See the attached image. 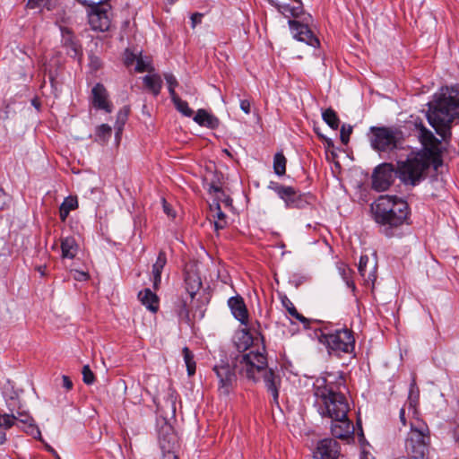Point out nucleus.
<instances>
[{
	"label": "nucleus",
	"mask_w": 459,
	"mask_h": 459,
	"mask_svg": "<svg viewBox=\"0 0 459 459\" xmlns=\"http://www.w3.org/2000/svg\"><path fill=\"white\" fill-rule=\"evenodd\" d=\"M346 389L342 372L317 377L313 384L315 406L323 418L331 419V433L339 439L351 438L354 434L353 422L348 418L350 404L343 393Z\"/></svg>",
	"instance_id": "nucleus-1"
},
{
	"label": "nucleus",
	"mask_w": 459,
	"mask_h": 459,
	"mask_svg": "<svg viewBox=\"0 0 459 459\" xmlns=\"http://www.w3.org/2000/svg\"><path fill=\"white\" fill-rule=\"evenodd\" d=\"M371 212L379 232L386 238L401 236V227L411 224L410 206L397 195H380L371 204Z\"/></svg>",
	"instance_id": "nucleus-2"
},
{
	"label": "nucleus",
	"mask_w": 459,
	"mask_h": 459,
	"mask_svg": "<svg viewBox=\"0 0 459 459\" xmlns=\"http://www.w3.org/2000/svg\"><path fill=\"white\" fill-rule=\"evenodd\" d=\"M429 107V123L444 141L449 140L451 125L459 117V85L442 88Z\"/></svg>",
	"instance_id": "nucleus-3"
},
{
	"label": "nucleus",
	"mask_w": 459,
	"mask_h": 459,
	"mask_svg": "<svg viewBox=\"0 0 459 459\" xmlns=\"http://www.w3.org/2000/svg\"><path fill=\"white\" fill-rule=\"evenodd\" d=\"M241 365L240 374L254 382L264 381L266 391L271 394L273 402L279 404V391L281 385V377L279 373L268 368L265 348L263 351H249L242 354L237 360Z\"/></svg>",
	"instance_id": "nucleus-4"
},
{
	"label": "nucleus",
	"mask_w": 459,
	"mask_h": 459,
	"mask_svg": "<svg viewBox=\"0 0 459 459\" xmlns=\"http://www.w3.org/2000/svg\"><path fill=\"white\" fill-rule=\"evenodd\" d=\"M432 166L429 158L418 152H411L404 160L396 163V177L405 186H415L424 179L428 169Z\"/></svg>",
	"instance_id": "nucleus-5"
},
{
	"label": "nucleus",
	"mask_w": 459,
	"mask_h": 459,
	"mask_svg": "<svg viewBox=\"0 0 459 459\" xmlns=\"http://www.w3.org/2000/svg\"><path fill=\"white\" fill-rule=\"evenodd\" d=\"M318 342L324 344L330 355L341 357L342 353L351 354L355 350V337L352 330L346 327L331 330L321 329L316 333Z\"/></svg>",
	"instance_id": "nucleus-6"
},
{
	"label": "nucleus",
	"mask_w": 459,
	"mask_h": 459,
	"mask_svg": "<svg viewBox=\"0 0 459 459\" xmlns=\"http://www.w3.org/2000/svg\"><path fill=\"white\" fill-rule=\"evenodd\" d=\"M78 3L89 9V23L93 30L101 32L108 31L111 26V5L108 0H100L92 2L89 0H76Z\"/></svg>",
	"instance_id": "nucleus-7"
},
{
	"label": "nucleus",
	"mask_w": 459,
	"mask_h": 459,
	"mask_svg": "<svg viewBox=\"0 0 459 459\" xmlns=\"http://www.w3.org/2000/svg\"><path fill=\"white\" fill-rule=\"evenodd\" d=\"M430 437L427 426L421 429L411 426L406 441L407 454L413 459H425L429 453Z\"/></svg>",
	"instance_id": "nucleus-8"
},
{
	"label": "nucleus",
	"mask_w": 459,
	"mask_h": 459,
	"mask_svg": "<svg viewBox=\"0 0 459 459\" xmlns=\"http://www.w3.org/2000/svg\"><path fill=\"white\" fill-rule=\"evenodd\" d=\"M268 188L276 193L289 209H303L313 200V195L310 193H300L292 186H284L275 181H271Z\"/></svg>",
	"instance_id": "nucleus-9"
},
{
	"label": "nucleus",
	"mask_w": 459,
	"mask_h": 459,
	"mask_svg": "<svg viewBox=\"0 0 459 459\" xmlns=\"http://www.w3.org/2000/svg\"><path fill=\"white\" fill-rule=\"evenodd\" d=\"M419 129V138L422 144V149L418 152L424 154V156L430 159L432 161V167L435 170L442 166L443 159L440 150L441 142L433 134L431 131L424 126L420 122L415 124Z\"/></svg>",
	"instance_id": "nucleus-10"
},
{
	"label": "nucleus",
	"mask_w": 459,
	"mask_h": 459,
	"mask_svg": "<svg viewBox=\"0 0 459 459\" xmlns=\"http://www.w3.org/2000/svg\"><path fill=\"white\" fill-rule=\"evenodd\" d=\"M241 356H238L236 360ZM240 368L241 365L238 361H235L233 367L225 361L213 366L212 370L218 378V391L221 394L227 396L230 394L237 382L236 369L240 373Z\"/></svg>",
	"instance_id": "nucleus-11"
},
{
	"label": "nucleus",
	"mask_w": 459,
	"mask_h": 459,
	"mask_svg": "<svg viewBox=\"0 0 459 459\" xmlns=\"http://www.w3.org/2000/svg\"><path fill=\"white\" fill-rule=\"evenodd\" d=\"M372 136L370 138L371 147L379 152H390L399 147V141L396 133L390 127L372 126L370 127Z\"/></svg>",
	"instance_id": "nucleus-12"
},
{
	"label": "nucleus",
	"mask_w": 459,
	"mask_h": 459,
	"mask_svg": "<svg viewBox=\"0 0 459 459\" xmlns=\"http://www.w3.org/2000/svg\"><path fill=\"white\" fill-rule=\"evenodd\" d=\"M396 177V169L392 163H382L378 165L372 174V188L378 192L387 190L394 183Z\"/></svg>",
	"instance_id": "nucleus-13"
},
{
	"label": "nucleus",
	"mask_w": 459,
	"mask_h": 459,
	"mask_svg": "<svg viewBox=\"0 0 459 459\" xmlns=\"http://www.w3.org/2000/svg\"><path fill=\"white\" fill-rule=\"evenodd\" d=\"M310 20H312V17L307 14L303 18L302 22L289 20L288 23L294 39L309 46L316 47L319 45V40L308 27Z\"/></svg>",
	"instance_id": "nucleus-14"
},
{
	"label": "nucleus",
	"mask_w": 459,
	"mask_h": 459,
	"mask_svg": "<svg viewBox=\"0 0 459 459\" xmlns=\"http://www.w3.org/2000/svg\"><path fill=\"white\" fill-rule=\"evenodd\" d=\"M90 102L91 106L99 110H104L110 114L113 111V104L109 100V94L106 87L97 82L91 91Z\"/></svg>",
	"instance_id": "nucleus-15"
},
{
	"label": "nucleus",
	"mask_w": 459,
	"mask_h": 459,
	"mask_svg": "<svg viewBox=\"0 0 459 459\" xmlns=\"http://www.w3.org/2000/svg\"><path fill=\"white\" fill-rule=\"evenodd\" d=\"M340 455V444L335 439L330 437L318 441L313 452L315 459H338Z\"/></svg>",
	"instance_id": "nucleus-16"
},
{
	"label": "nucleus",
	"mask_w": 459,
	"mask_h": 459,
	"mask_svg": "<svg viewBox=\"0 0 459 459\" xmlns=\"http://www.w3.org/2000/svg\"><path fill=\"white\" fill-rule=\"evenodd\" d=\"M184 283L186 291L189 294L190 299H193L202 287L201 277L194 266H186L184 269Z\"/></svg>",
	"instance_id": "nucleus-17"
},
{
	"label": "nucleus",
	"mask_w": 459,
	"mask_h": 459,
	"mask_svg": "<svg viewBox=\"0 0 459 459\" xmlns=\"http://www.w3.org/2000/svg\"><path fill=\"white\" fill-rule=\"evenodd\" d=\"M228 305L234 317L242 325H247L248 311L244 299L239 295L231 297L228 300Z\"/></svg>",
	"instance_id": "nucleus-18"
},
{
	"label": "nucleus",
	"mask_w": 459,
	"mask_h": 459,
	"mask_svg": "<svg viewBox=\"0 0 459 459\" xmlns=\"http://www.w3.org/2000/svg\"><path fill=\"white\" fill-rule=\"evenodd\" d=\"M159 442L160 448L169 454L177 445V436L169 424H165L159 431Z\"/></svg>",
	"instance_id": "nucleus-19"
},
{
	"label": "nucleus",
	"mask_w": 459,
	"mask_h": 459,
	"mask_svg": "<svg viewBox=\"0 0 459 459\" xmlns=\"http://www.w3.org/2000/svg\"><path fill=\"white\" fill-rule=\"evenodd\" d=\"M63 32V46L66 49V54L76 58L82 55V47L79 41L75 39L73 32L69 29H64Z\"/></svg>",
	"instance_id": "nucleus-20"
},
{
	"label": "nucleus",
	"mask_w": 459,
	"mask_h": 459,
	"mask_svg": "<svg viewBox=\"0 0 459 459\" xmlns=\"http://www.w3.org/2000/svg\"><path fill=\"white\" fill-rule=\"evenodd\" d=\"M15 403H19V399L17 396H11L6 401L7 408L10 413H4L3 415H0L1 428H4V429H9L14 425L16 421V416L14 414Z\"/></svg>",
	"instance_id": "nucleus-21"
},
{
	"label": "nucleus",
	"mask_w": 459,
	"mask_h": 459,
	"mask_svg": "<svg viewBox=\"0 0 459 459\" xmlns=\"http://www.w3.org/2000/svg\"><path fill=\"white\" fill-rule=\"evenodd\" d=\"M194 121L201 126L215 129L220 125V120L215 116L208 113L205 109L200 108L196 111Z\"/></svg>",
	"instance_id": "nucleus-22"
},
{
	"label": "nucleus",
	"mask_w": 459,
	"mask_h": 459,
	"mask_svg": "<svg viewBox=\"0 0 459 459\" xmlns=\"http://www.w3.org/2000/svg\"><path fill=\"white\" fill-rule=\"evenodd\" d=\"M141 303L151 312L156 313L159 309V297L150 289H144L138 293Z\"/></svg>",
	"instance_id": "nucleus-23"
},
{
	"label": "nucleus",
	"mask_w": 459,
	"mask_h": 459,
	"mask_svg": "<svg viewBox=\"0 0 459 459\" xmlns=\"http://www.w3.org/2000/svg\"><path fill=\"white\" fill-rule=\"evenodd\" d=\"M167 264V255L164 250H160L156 262L152 265L153 288L157 290L161 282V273Z\"/></svg>",
	"instance_id": "nucleus-24"
},
{
	"label": "nucleus",
	"mask_w": 459,
	"mask_h": 459,
	"mask_svg": "<svg viewBox=\"0 0 459 459\" xmlns=\"http://www.w3.org/2000/svg\"><path fill=\"white\" fill-rule=\"evenodd\" d=\"M254 338L247 328L238 330L235 336V345L238 351H246L253 344Z\"/></svg>",
	"instance_id": "nucleus-25"
},
{
	"label": "nucleus",
	"mask_w": 459,
	"mask_h": 459,
	"mask_svg": "<svg viewBox=\"0 0 459 459\" xmlns=\"http://www.w3.org/2000/svg\"><path fill=\"white\" fill-rule=\"evenodd\" d=\"M79 246L74 237L61 239V251L63 258L74 259L78 253Z\"/></svg>",
	"instance_id": "nucleus-26"
},
{
	"label": "nucleus",
	"mask_w": 459,
	"mask_h": 459,
	"mask_svg": "<svg viewBox=\"0 0 459 459\" xmlns=\"http://www.w3.org/2000/svg\"><path fill=\"white\" fill-rule=\"evenodd\" d=\"M144 86L154 95L158 96L162 88V80L158 74L145 75L143 78Z\"/></svg>",
	"instance_id": "nucleus-27"
},
{
	"label": "nucleus",
	"mask_w": 459,
	"mask_h": 459,
	"mask_svg": "<svg viewBox=\"0 0 459 459\" xmlns=\"http://www.w3.org/2000/svg\"><path fill=\"white\" fill-rule=\"evenodd\" d=\"M78 207V200L76 196L69 195L65 198L64 202L59 207V217L61 221L65 222L71 211Z\"/></svg>",
	"instance_id": "nucleus-28"
},
{
	"label": "nucleus",
	"mask_w": 459,
	"mask_h": 459,
	"mask_svg": "<svg viewBox=\"0 0 459 459\" xmlns=\"http://www.w3.org/2000/svg\"><path fill=\"white\" fill-rule=\"evenodd\" d=\"M323 120L333 129L336 130L340 126V118L332 108H328L322 113Z\"/></svg>",
	"instance_id": "nucleus-29"
},
{
	"label": "nucleus",
	"mask_w": 459,
	"mask_h": 459,
	"mask_svg": "<svg viewBox=\"0 0 459 459\" xmlns=\"http://www.w3.org/2000/svg\"><path fill=\"white\" fill-rule=\"evenodd\" d=\"M184 361L186 366L187 375L189 377L194 376L196 370V363L195 361V356L192 351L188 347H184L182 350Z\"/></svg>",
	"instance_id": "nucleus-30"
},
{
	"label": "nucleus",
	"mask_w": 459,
	"mask_h": 459,
	"mask_svg": "<svg viewBox=\"0 0 459 459\" xmlns=\"http://www.w3.org/2000/svg\"><path fill=\"white\" fill-rule=\"evenodd\" d=\"M287 159L282 152L275 153L273 157V171L279 176H284L286 173Z\"/></svg>",
	"instance_id": "nucleus-31"
},
{
	"label": "nucleus",
	"mask_w": 459,
	"mask_h": 459,
	"mask_svg": "<svg viewBox=\"0 0 459 459\" xmlns=\"http://www.w3.org/2000/svg\"><path fill=\"white\" fill-rule=\"evenodd\" d=\"M131 108L129 106H124L120 108L117 114V119L115 123V130L116 131H123L124 126L128 119V116L130 114Z\"/></svg>",
	"instance_id": "nucleus-32"
},
{
	"label": "nucleus",
	"mask_w": 459,
	"mask_h": 459,
	"mask_svg": "<svg viewBox=\"0 0 459 459\" xmlns=\"http://www.w3.org/2000/svg\"><path fill=\"white\" fill-rule=\"evenodd\" d=\"M174 310L180 321L189 322V309L186 300L179 299L175 304Z\"/></svg>",
	"instance_id": "nucleus-33"
},
{
	"label": "nucleus",
	"mask_w": 459,
	"mask_h": 459,
	"mask_svg": "<svg viewBox=\"0 0 459 459\" xmlns=\"http://www.w3.org/2000/svg\"><path fill=\"white\" fill-rule=\"evenodd\" d=\"M112 128L108 124L98 126L95 129L96 141L106 143L111 137Z\"/></svg>",
	"instance_id": "nucleus-34"
},
{
	"label": "nucleus",
	"mask_w": 459,
	"mask_h": 459,
	"mask_svg": "<svg viewBox=\"0 0 459 459\" xmlns=\"http://www.w3.org/2000/svg\"><path fill=\"white\" fill-rule=\"evenodd\" d=\"M282 305L285 307V308L288 310L289 314L292 317L296 318L297 320H299V322H301L303 324L308 323V320L303 315H301L298 312V310L295 307V306L293 305V303L287 297H285L282 299Z\"/></svg>",
	"instance_id": "nucleus-35"
},
{
	"label": "nucleus",
	"mask_w": 459,
	"mask_h": 459,
	"mask_svg": "<svg viewBox=\"0 0 459 459\" xmlns=\"http://www.w3.org/2000/svg\"><path fill=\"white\" fill-rule=\"evenodd\" d=\"M173 104L176 109L183 116L186 117H191L193 116V109L190 108L188 103L186 100H183L181 98H178L175 101H173Z\"/></svg>",
	"instance_id": "nucleus-36"
},
{
	"label": "nucleus",
	"mask_w": 459,
	"mask_h": 459,
	"mask_svg": "<svg viewBox=\"0 0 459 459\" xmlns=\"http://www.w3.org/2000/svg\"><path fill=\"white\" fill-rule=\"evenodd\" d=\"M18 403H15V411H16V420H19L22 423L28 424L30 426L32 425L33 419L32 417L26 411L21 410V406H17Z\"/></svg>",
	"instance_id": "nucleus-37"
},
{
	"label": "nucleus",
	"mask_w": 459,
	"mask_h": 459,
	"mask_svg": "<svg viewBox=\"0 0 459 459\" xmlns=\"http://www.w3.org/2000/svg\"><path fill=\"white\" fill-rule=\"evenodd\" d=\"M82 374V380H83L84 384L90 385L95 382V380H96L95 375L91 371L89 365L83 366Z\"/></svg>",
	"instance_id": "nucleus-38"
},
{
	"label": "nucleus",
	"mask_w": 459,
	"mask_h": 459,
	"mask_svg": "<svg viewBox=\"0 0 459 459\" xmlns=\"http://www.w3.org/2000/svg\"><path fill=\"white\" fill-rule=\"evenodd\" d=\"M352 133V126L350 125H342L340 131V137L342 143L347 144Z\"/></svg>",
	"instance_id": "nucleus-39"
},
{
	"label": "nucleus",
	"mask_w": 459,
	"mask_h": 459,
	"mask_svg": "<svg viewBox=\"0 0 459 459\" xmlns=\"http://www.w3.org/2000/svg\"><path fill=\"white\" fill-rule=\"evenodd\" d=\"M137 73H143L145 71H152L153 68L151 66L150 63L145 62L142 56L138 57L136 60V65L134 68Z\"/></svg>",
	"instance_id": "nucleus-40"
},
{
	"label": "nucleus",
	"mask_w": 459,
	"mask_h": 459,
	"mask_svg": "<svg viewBox=\"0 0 459 459\" xmlns=\"http://www.w3.org/2000/svg\"><path fill=\"white\" fill-rule=\"evenodd\" d=\"M137 56L135 54L131 52L129 49H126L125 52V59L124 64L126 66L129 67L134 65V62L137 60Z\"/></svg>",
	"instance_id": "nucleus-41"
},
{
	"label": "nucleus",
	"mask_w": 459,
	"mask_h": 459,
	"mask_svg": "<svg viewBox=\"0 0 459 459\" xmlns=\"http://www.w3.org/2000/svg\"><path fill=\"white\" fill-rule=\"evenodd\" d=\"M164 79L167 82L168 87L176 88L178 86L177 78L170 73H165L163 74Z\"/></svg>",
	"instance_id": "nucleus-42"
},
{
	"label": "nucleus",
	"mask_w": 459,
	"mask_h": 459,
	"mask_svg": "<svg viewBox=\"0 0 459 459\" xmlns=\"http://www.w3.org/2000/svg\"><path fill=\"white\" fill-rule=\"evenodd\" d=\"M162 207L163 212L170 218L174 219L176 217V212L173 210L172 206L163 198L162 199Z\"/></svg>",
	"instance_id": "nucleus-43"
},
{
	"label": "nucleus",
	"mask_w": 459,
	"mask_h": 459,
	"mask_svg": "<svg viewBox=\"0 0 459 459\" xmlns=\"http://www.w3.org/2000/svg\"><path fill=\"white\" fill-rule=\"evenodd\" d=\"M368 263V255H361L359 258V263L358 266V270L361 276H365L366 267Z\"/></svg>",
	"instance_id": "nucleus-44"
},
{
	"label": "nucleus",
	"mask_w": 459,
	"mask_h": 459,
	"mask_svg": "<svg viewBox=\"0 0 459 459\" xmlns=\"http://www.w3.org/2000/svg\"><path fill=\"white\" fill-rule=\"evenodd\" d=\"M299 4V6H291V9H290V14L294 18H298L303 13L302 3L300 2Z\"/></svg>",
	"instance_id": "nucleus-45"
},
{
	"label": "nucleus",
	"mask_w": 459,
	"mask_h": 459,
	"mask_svg": "<svg viewBox=\"0 0 459 459\" xmlns=\"http://www.w3.org/2000/svg\"><path fill=\"white\" fill-rule=\"evenodd\" d=\"M8 200H9L8 195L4 193L3 188L0 187V211L4 210L5 208V206L7 205Z\"/></svg>",
	"instance_id": "nucleus-46"
},
{
	"label": "nucleus",
	"mask_w": 459,
	"mask_h": 459,
	"mask_svg": "<svg viewBox=\"0 0 459 459\" xmlns=\"http://www.w3.org/2000/svg\"><path fill=\"white\" fill-rule=\"evenodd\" d=\"M240 108L246 114H250L251 112V102L249 100H240Z\"/></svg>",
	"instance_id": "nucleus-47"
},
{
	"label": "nucleus",
	"mask_w": 459,
	"mask_h": 459,
	"mask_svg": "<svg viewBox=\"0 0 459 459\" xmlns=\"http://www.w3.org/2000/svg\"><path fill=\"white\" fill-rule=\"evenodd\" d=\"M44 2L45 0H28L26 7L30 9H35L42 4H45Z\"/></svg>",
	"instance_id": "nucleus-48"
},
{
	"label": "nucleus",
	"mask_w": 459,
	"mask_h": 459,
	"mask_svg": "<svg viewBox=\"0 0 459 459\" xmlns=\"http://www.w3.org/2000/svg\"><path fill=\"white\" fill-rule=\"evenodd\" d=\"M203 14L199 13H195L191 16L192 27H195L197 24L202 22Z\"/></svg>",
	"instance_id": "nucleus-49"
},
{
	"label": "nucleus",
	"mask_w": 459,
	"mask_h": 459,
	"mask_svg": "<svg viewBox=\"0 0 459 459\" xmlns=\"http://www.w3.org/2000/svg\"><path fill=\"white\" fill-rule=\"evenodd\" d=\"M62 380H63V386L67 390V391H70L73 389V382L72 380L70 379L69 377L64 375L62 377Z\"/></svg>",
	"instance_id": "nucleus-50"
},
{
	"label": "nucleus",
	"mask_w": 459,
	"mask_h": 459,
	"mask_svg": "<svg viewBox=\"0 0 459 459\" xmlns=\"http://www.w3.org/2000/svg\"><path fill=\"white\" fill-rule=\"evenodd\" d=\"M272 4L278 9L279 12L284 13H290L291 6L290 4H284L281 5L278 3H273Z\"/></svg>",
	"instance_id": "nucleus-51"
},
{
	"label": "nucleus",
	"mask_w": 459,
	"mask_h": 459,
	"mask_svg": "<svg viewBox=\"0 0 459 459\" xmlns=\"http://www.w3.org/2000/svg\"><path fill=\"white\" fill-rule=\"evenodd\" d=\"M343 280L345 281L346 282V285L351 289L352 291H355L356 290V286H355V283L354 281L347 276V273L346 272H343Z\"/></svg>",
	"instance_id": "nucleus-52"
},
{
	"label": "nucleus",
	"mask_w": 459,
	"mask_h": 459,
	"mask_svg": "<svg viewBox=\"0 0 459 459\" xmlns=\"http://www.w3.org/2000/svg\"><path fill=\"white\" fill-rule=\"evenodd\" d=\"M216 210H217L216 215H217L218 220L221 221H225L226 215L221 211L219 204H217V205H216Z\"/></svg>",
	"instance_id": "nucleus-53"
},
{
	"label": "nucleus",
	"mask_w": 459,
	"mask_h": 459,
	"mask_svg": "<svg viewBox=\"0 0 459 459\" xmlns=\"http://www.w3.org/2000/svg\"><path fill=\"white\" fill-rule=\"evenodd\" d=\"M399 418L403 426H406L405 409L402 408L399 412Z\"/></svg>",
	"instance_id": "nucleus-54"
},
{
	"label": "nucleus",
	"mask_w": 459,
	"mask_h": 459,
	"mask_svg": "<svg viewBox=\"0 0 459 459\" xmlns=\"http://www.w3.org/2000/svg\"><path fill=\"white\" fill-rule=\"evenodd\" d=\"M169 88V95H170V98H171V100L172 102L175 101L177 99L179 98V96L177 94L175 89L176 88H171V87H168Z\"/></svg>",
	"instance_id": "nucleus-55"
},
{
	"label": "nucleus",
	"mask_w": 459,
	"mask_h": 459,
	"mask_svg": "<svg viewBox=\"0 0 459 459\" xmlns=\"http://www.w3.org/2000/svg\"><path fill=\"white\" fill-rule=\"evenodd\" d=\"M225 225H226V221H218L214 222V228L216 230L224 229Z\"/></svg>",
	"instance_id": "nucleus-56"
},
{
	"label": "nucleus",
	"mask_w": 459,
	"mask_h": 459,
	"mask_svg": "<svg viewBox=\"0 0 459 459\" xmlns=\"http://www.w3.org/2000/svg\"><path fill=\"white\" fill-rule=\"evenodd\" d=\"M210 192L221 193V192H222V188L221 186H215L212 184L210 186Z\"/></svg>",
	"instance_id": "nucleus-57"
},
{
	"label": "nucleus",
	"mask_w": 459,
	"mask_h": 459,
	"mask_svg": "<svg viewBox=\"0 0 459 459\" xmlns=\"http://www.w3.org/2000/svg\"><path fill=\"white\" fill-rule=\"evenodd\" d=\"M79 273V277L76 278L77 280L79 281H85L88 279L89 275L87 273H84V272H78Z\"/></svg>",
	"instance_id": "nucleus-58"
},
{
	"label": "nucleus",
	"mask_w": 459,
	"mask_h": 459,
	"mask_svg": "<svg viewBox=\"0 0 459 459\" xmlns=\"http://www.w3.org/2000/svg\"><path fill=\"white\" fill-rule=\"evenodd\" d=\"M454 434L455 442L459 446V424L455 427Z\"/></svg>",
	"instance_id": "nucleus-59"
},
{
	"label": "nucleus",
	"mask_w": 459,
	"mask_h": 459,
	"mask_svg": "<svg viewBox=\"0 0 459 459\" xmlns=\"http://www.w3.org/2000/svg\"><path fill=\"white\" fill-rule=\"evenodd\" d=\"M6 440V433L4 431H0V445L4 444Z\"/></svg>",
	"instance_id": "nucleus-60"
},
{
	"label": "nucleus",
	"mask_w": 459,
	"mask_h": 459,
	"mask_svg": "<svg viewBox=\"0 0 459 459\" xmlns=\"http://www.w3.org/2000/svg\"><path fill=\"white\" fill-rule=\"evenodd\" d=\"M122 132L123 131H116V134H115V137H116V141L117 143H118L121 140V134H122Z\"/></svg>",
	"instance_id": "nucleus-61"
},
{
	"label": "nucleus",
	"mask_w": 459,
	"mask_h": 459,
	"mask_svg": "<svg viewBox=\"0 0 459 459\" xmlns=\"http://www.w3.org/2000/svg\"><path fill=\"white\" fill-rule=\"evenodd\" d=\"M37 270L39 271V273L41 275H45L46 266H39V267L37 268Z\"/></svg>",
	"instance_id": "nucleus-62"
},
{
	"label": "nucleus",
	"mask_w": 459,
	"mask_h": 459,
	"mask_svg": "<svg viewBox=\"0 0 459 459\" xmlns=\"http://www.w3.org/2000/svg\"><path fill=\"white\" fill-rule=\"evenodd\" d=\"M360 459H368V454L364 452V453L361 455Z\"/></svg>",
	"instance_id": "nucleus-63"
},
{
	"label": "nucleus",
	"mask_w": 459,
	"mask_h": 459,
	"mask_svg": "<svg viewBox=\"0 0 459 459\" xmlns=\"http://www.w3.org/2000/svg\"><path fill=\"white\" fill-rule=\"evenodd\" d=\"M357 425H358V426H359V428H360V431H362V429H361V422H360V420H359L357 421ZM361 436L363 437V432H361Z\"/></svg>",
	"instance_id": "nucleus-64"
}]
</instances>
